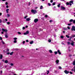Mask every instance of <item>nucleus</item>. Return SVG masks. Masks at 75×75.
I'll return each instance as SVG.
<instances>
[{"mask_svg": "<svg viewBox=\"0 0 75 75\" xmlns=\"http://www.w3.org/2000/svg\"><path fill=\"white\" fill-rule=\"evenodd\" d=\"M7 24H10V22H7Z\"/></svg>", "mask_w": 75, "mask_h": 75, "instance_id": "48", "label": "nucleus"}, {"mask_svg": "<svg viewBox=\"0 0 75 75\" xmlns=\"http://www.w3.org/2000/svg\"><path fill=\"white\" fill-rule=\"evenodd\" d=\"M48 41L49 42H51V39L49 40Z\"/></svg>", "mask_w": 75, "mask_h": 75, "instance_id": "25", "label": "nucleus"}, {"mask_svg": "<svg viewBox=\"0 0 75 75\" xmlns=\"http://www.w3.org/2000/svg\"><path fill=\"white\" fill-rule=\"evenodd\" d=\"M30 20H31V19L30 18H28V21H30Z\"/></svg>", "mask_w": 75, "mask_h": 75, "instance_id": "64", "label": "nucleus"}, {"mask_svg": "<svg viewBox=\"0 0 75 75\" xmlns=\"http://www.w3.org/2000/svg\"><path fill=\"white\" fill-rule=\"evenodd\" d=\"M28 34V31H27L26 33H24V35H27Z\"/></svg>", "mask_w": 75, "mask_h": 75, "instance_id": "9", "label": "nucleus"}, {"mask_svg": "<svg viewBox=\"0 0 75 75\" xmlns=\"http://www.w3.org/2000/svg\"><path fill=\"white\" fill-rule=\"evenodd\" d=\"M10 17V15L9 14H7V17Z\"/></svg>", "mask_w": 75, "mask_h": 75, "instance_id": "16", "label": "nucleus"}, {"mask_svg": "<svg viewBox=\"0 0 75 75\" xmlns=\"http://www.w3.org/2000/svg\"><path fill=\"white\" fill-rule=\"evenodd\" d=\"M27 17V16H26L25 17H24V18H25V19H26Z\"/></svg>", "mask_w": 75, "mask_h": 75, "instance_id": "38", "label": "nucleus"}, {"mask_svg": "<svg viewBox=\"0 0 75 75\" xmlns=\"http://www.w3.org/2000/svg\"><path fill=\"white\" fill-rule=\"evenodd\" d=\"M61 10H66V8H65V7L63 6H61Z\"/></svg>", "mask_w": 75, "mask_h": 75, "instance_id": "4", "label": "nucleus"}, {"mask_svg": "<svg viewBox=\"0 0 75 75\" xmlns=\"http://www.w3.org/2000/svg\"><path fill=\"white\" fill-rule=\"evenodd\" d=\"M45 17H46V18H47V17H48V15H45Z\"/></svg>", "mask_w": 75, "mask_h": 75, "instance_id": "43", "label": "nucleus"}, {"mask_svg": "<svg viewBox=\"0 0 75 75\" xmlns=\"http://www.w3.org/2000/svg\"><path fill=\"white\" fill-rule=\"evenodd\" d=\"M73 65H75V61H73Z\"/></svg>", "mask_w": 75, "mask_h": 75, "instance_id": "23", "label": "nucleus"}, {"mask_svg": "<svg viewBox=\"0 0 75 75\" xmlns=\"http://www.w3.org/2000/svg\"><path fill=\"white\" fill-rule=\"evenodd\" d=\"M13 40H17V38H13Z\"/></svg>", "mask_w": 75, "mask_h": 75, "instance_id": "31", "label": "nucleus"}, {"mask_svg": "<svg viewBox=\"0 0 75 75\" xmlns=\"http://www.w3.org/2000/svg\"><path fill=\"white\" fill-rule=\"evenodd\" d=\"M2 42L3 43V44H5V43L2 40Z\"/></svg>", "mask_w": 75, "mask_h": 75, "instance_id": "33", "label": "nucleus"}, {"mask_svg": "<svg viewBox=\"0 0 75 75\" xmlns=\"http://www.w3.org/2000/svg\"><path fill=\"white\" fill-rule=\"evenodd\" d=\"M13 53H14V52H12L11 53H10V55H13Z\"/></svg>", "mask_w": 75, "mask_h": 75, "instance_id": "13", "label": "nucleus"}, {"mask_svg": "<svg viewBox=\"0 0 75 75\" xmlns=\"http://www.w3.org/2000/svg\"><path fill=\"white\" fill-rule=\"evenodd\" d=\"M3 58V55L2 54H1L0 56V59H1Z\"/></svg>", "mask_w": 75, "mask_h": 75, "instance_id": "11", "label": "nucleus"}, {"mask_svg": "<svg viewBox=\"0 0 75 75\" xmlns=\"http://www.w3.org/2000/svg\"><path fill=\"white\" fill-rule=\"evenodd\" d=\"M42 8H43V6H41L40 8V9H42Z\"/></svg>", "mask_w": 75, "mask_h": 75, "instance_id": "20", "label": "nucleus"}, {"mask_svg": "<svg viewBox=\"0 0 75 75\" xmlns=\"http://www.w3.org/2000/svg\"><path fill=\"white\" fill-rule=\"evenodd\" d=\"M54 5H55V2H54L52 4V6H54Z\"/></svg>", "mask_w": 75, "mask_h": 75, "instance_id": "29", "label": "nucleus"}, {"mask_svg": "<svg viewBox=\"0 0 75 75\" xmlns=\"http://www.w3.org/2000/svg\"><path fill=\"white\" fill-rule=\"evenodd\" d=\"M17 40H14V42H13L14 43H16V42H17Z\"/></svg>", "mask_w": 75, "mask_h": 75, "instance_id": "30", "label": "nucleus"}, {"mask_svg": "<svg viewBox=\"0 0 75 75\" xmlns=\"http://www.w3.org/2000/svg\"><path fill=\"white\" fill-rule=\"evenodd\" d=\"M18 34L20 35V34H21V33H20L19 32H18Z\"/></svg>", "mask_w": 75, "mask_h": 75, "instance_id": "37", "label": "nucleus"}, {"mask_svg": "<svg viewBox=\"0 0 75 75\" xmlns=\"http://www.w3.org/2000/svg\"><path fill=\"white\" fill-rule=\"evenodd\" d=\"M6 51L7 52H8L9 51V49L8 48H7L6 49Z\"/></svg>", "mask_w": 75, "mask_h": 75, "instance_id": "32", "label": "nucleus"}, {"mask_svg": "<svg viewBox=\"0 0 75 75\" xmlns=\"http://www.w3.org/2000/svg\"><path fill=\"white\" fill-rule=\"evenodd\" d=\"M72 37H70V40H71V39H72Z\"/></svg>", "mask_w": 75, "mask_h": 75, "instance_id": "50", "label": "nucleus"}, {"mask_svg": "<svg viewBox=\"0 0 75 75\" xmlns=\"http://www.w3.org/2000/svg\"><path fill=\"white\" fill-rule=\"evenodd\" d=\"M49 52H50V53H51V54H52V51L51 50H49Z\"/></svg>", "mask_w": 75, "mask_h": 75, "instance_id": "15", "label": "nucleus"}, {"mask_svg": "<svg viewBox=\"0 0 75 75\" xmlns=\"http://www.w3.org/2000/svg\"><path fill=\"white\" fill-rule=\"evenodd\" d=\"M59 69H62V67L60 66H59Z\"/></svg>", "mask_w": 75, "mask_h": 75, "instance_id": "36", "label": "nucleus"}, {"mask_svg": "<svg viewBox=\"0 0 75 75\" xmlns=\"http://www.w3.org/2000/svg\"><path fill=\"white\" fill-rule=\"evenodd\" d=\"M61 38H64V36L62 35L61 36Z\"/></svg>", "mask_w": 75, "mask_h": 75, "instance_id": "42", "label": "nucleus"}, {"mask_svg": "<svg viewBox=\"0 0 75 75\" xmlns=\"http://www.w3.org/2000/svg\"><path fill=\"white\" fill-rule=\"evenodd\" d=\"M9 10V9H6V11H8Z\"/></svg>", "mask_w": 75, "mask_h": 75, "instance_id": "58", "label": "nucleus"}, {"mask_svg": "<svg viewBox=\"0 0 75 75\" xmlns=\"http://www.w3.org/2000/svg\"><path fill=\"white\" fill-rule=\"evenodd\" d=\"M73 2H74L73 1H69V3H72V4H73L74 3Z\"/></svg>", "mask_w": 75, "mask_h": 75, "instance_id": "12", "label": "nucleus"}, {"mask_svg": "<svg viewBox=\"0 0 75 75\" xmlns=\"http://www.w3.org/2000/svg\"><path fill=\"white\" fill-rule=\"evenodd\" d=\"M38 19L37 18L35 19L34 20V22H35V23L38 22Z\"/></svg>", "mask_w": 75, "mask_h": 75, "instance_id": "6", "label": "nucleus"}, {"mask_svg": "<svg viewBox=\"0 0 75 75\" xmlns=\"http://www.w3.org/2000/svg\"><path fill=\"white\" fill-rule=\"evenodd\" d=\"M60 5L61 4H59L58 5H57V7H60Z\"/></svg>", "mask_w": 75, "mask_h": 75, "instance_id": "24", "label": "nucleus"}, {"mask_svg": "<svg viewBox=\"0 0 75 75\" xmlns=\"http://www.w3.org/2000/svg\"><path fill=\"white\" fill-rule=\"evenodd\" d=\"M74 44H75V42H74V41H72V42L71 43V44L72 45V46H74Z\"/></svg>", "mask_w": 75, "mask_h": 75, "instance_id": "8", "label": "nucleus"}, {"mask_svg": "<svg viewBox=\"0 0 75 75\" xmlns=\"http://www.w3.org/2000/svg\"><path fill=\"white\" fill-rule=\"evenodd\" d=\"M50 23H51V22H52V20H50L49 21Z\"/></svg>", "mask_w": 75, "mask_h": 75, "instance_id": "47", "label": "nucleus"}, {"mask_svg": "<svg viewBox=\"0 0 75 75\" xmlns=\"http://www.w3.org/2000/svg\"><path fill=\"white\" fill-rule=\"evenodd\" d=\"M48 4L49 6H51V4L48 3Z\"/></svg>", "mask_w": 75, "mask_h": 75, "instance_id": "28", "label": "nucleus"}, {"mask_svg": "<svg viewBox=\"0 0 75 75\" xmlns=\"http://www.w3.org/2000/svg\"><path fill=\"white\" fill-rule=\"evenodd\" d=\"M10 65H11V66H13V65H14V64L13 63H11L10 64Z\"/></svg>", "mask_w": 75, "mask_h": 75, "instance_id": "40", "label": "nucleus"}, {"mask_svg": "<svg viewBox=\"0 0 75 75\" xmlns=\"http://www.w3.org/2000/svg\"><path fill=\"white\" fill-rule=\"evenodd\" d=\"M2 22V20H1V19H0V23H1Z\"/></svg>", "mask_w": 75, "mask_h": 75, "instance_id": "55", "label": "nucleus"}, {"mask_svg": "<svg viewBox=\"0 0 75 75\" xmlns=\"http://www.w3.org/2000/svg\"><path fill=\"white\" fill-rule=\"evenodd\" d=\"M66 37H67L68 38H69V36L67 35H66Z\"/></svg>", "mask_w": 75, "mask_h": 75, "instance_id": "26", "label": "nucleus"}, {"mask_svg": "<svg viewBox=\"0 0 75 75\" xmlns=\"http://www.w3.org/2000/svg\"><path fill=\"white\" fill-rule=\"evenodd\" d=\"M2 31H3L4 32H7L8 31V30H7L6 29H5L4 28H2Z\"/></svg>", "mask_w": 75, "mask_h": 75, "instance_id": "5", "label": "nucleus"}, {"mask_svg": "<svg viewBox=\"0 0 75 75\" xmlns=\"http://www.w3.org/2000/svg\"><path fill=\"white\" fill-rule=\"evenodd\" d=\"M31 12L33 13H34V14H35L36 13H37V11L35 10H34L33 9H32L31 10Z\"/></svg>", "mask_w": 75, "mask_h": 75, "instance_id": "1", "label": "nucleus"}, {"mask_svg": "<svg viewBox=\"0 0 75 75\" xmlns=\"http://www.w3.org/2000/svg\"><path fill=\"white\" fill-rule=\"evenodd\" d=\"M26 21H28V18L26 19Z\"/></svg>", "mask_w": 75, "mask_h": 75, "instance_id": "57", "label": "nucleus"}, {"mask_svg": "<svg viewBox=\"0 0 75 75\" xmlns=\"http://www.w3.org/2000/svg\"><path fill=\"white\" fill-rule=\"evenodd\" d=\"M64 72L66 74H68L69 73V71H67V70H66L64 71Z\"/></svg>", "mask_w": 75, "mask_h": 75, "instance_id": "2", "label": "nucleus"}, {"mask_svg": "<svg viewBox=\"0 0 75 75\" xmlns=\"http://www.w3.org/2000/svg\"><path fill=\"white\" fill-rule=\"evenodd\" d=\"M5 37L6 38H8V35H7V34H6L5 35Z\"/></svg>", "mask_w": 75, "mask_h": 75, "instance_id": "17", "label": "nucleus"}, {"mask_svg": "<svg viewBox=\"0 0 75 75\" xmlns=\"http://www.w3.org/2000/svg\"><path fill=\"white\" fill-rule=\"evenodd\" d=\"M69 4V2H67L66 3V5H68Z\"/></svg>", "mask_w": 75, "mask_h": 75, "instance_id": "35", "label": "nucleus"}, {"mask_svg": "<svg viewBox=\"0 0 75 75\" xmlns=\"http://www.w3.org/2000/svg\"><path fill=\"white\" fill-rule=\"evenodd\" d=\"M74 72H75V66H74Z\"/></svg>", "mask_w": 75, "mask_h": 75, "instance_id": "59", "label": "nucleus"}, {"mask_svg": "<svg viewBox=\"0 0 75 75\" xmlns=\"http://www.w3.org/2000/svg\"><path fill=\"white\" fill-rule=\"evenodd\" d=\"M25 27H23V30H25Z\"/></svg>", "mask_w": 75, "mask_h": 75, "instance_id": "46", "label": "nucleus"}, {"mask_svg": "<svg viewBox=\"0 0 75 75\" xmlns=\"http://www.w3.org/2000/svg\"><path fill=\"white\" fill-rule=\"evenodd\" d=\"M72 55L71 54H70L69 55V57H72Z\"/></svg>", "mask_w": 75, "mask_h": 75, "instance_id": "52", "label": "nucleus"}, {"mask_svg": "<svg viewBox=\"0 0 75 75\" xmlns=\"http://www.w3.org/2000/svg\"><path fill=\"white\" fill-rule=\"evenodd\" d=\"M5 4H6V5H8V2H6L5 3Z\"/></svg>", "mask_w": 75, "mask_h": 75, "instance_id": "49", "label": "nucleus"}, {"mask_svg": "<svg viewBox=\"0 0 75 75\" xmlns=\"http://www.w3.org/2000/svg\"><path fill=\"white\" fill-rule=\"evenodd\" d=\"M8 5H7L6 6V8H8Z\"/></svg>", "mask_w": 75, "mask_h": 75, "instance_id": "60", "label": "nucleus"}, {"mask_svg": "<svg viewBox=\"0 0 75 75\" xmlns=\"http://www.w3.org/2000/svg\"><path fill=\"white\" fill-rule=\"evenodd\" d=\"M71 31H75V26H73L71 28Z\"/></svg>", "mask_w": 75, "mask_h": 75, "instance_id": "3", "label": "nucleus"}, {"mask_svg": "<svg viewBox=\"0 0 75 75\" xmlns=\"http://www.w3.org/2000/svg\"><path fill=\"white\" fill-rule=\"evenodd\" d=\"M14 50H15V51H18V48L15 49Z\"/></svg>", "mask_w": 75, "mask_h": 75, "instance_id": "27", "label": "nucleus"}, {"mask_svg": "<svg viewBox=\"0 0 75 75\" xmlns=\"http://www.w3.org/2000/svg\"><path fill=\"white\" fill-rule=\"evenodd\" d=\"M0 40H2V37H0Z\"/></svg>", "mask_w": 75, "mask_h": 75, "instance_id": "56", "label": "nucleus"}, {"mask_svg": "<svg viewBox=\"0 0 75 75\" xmlns=\"http://www.w3.org/2000/svg\"><path fill=\"white\" fill-rule=\"evenodd\" d=\"M5 63L6 64H7L8 63V61L7 60H6L5 61Z\"/></svg>", "mask_w": 75, "mask_h": 75, "instance_id": "14", "label": "nucleus"}, {"mask_svg": "<svg viewBox=\"0 0 75 75\" xmlns=\"http://www.w3.org/2000/svg\"><path fill=\"white\" fill-rule=\"evenodd\" d=\"M25 42L24 41H23L22 42V43L23 44H25Z\"/></svg>", "mask_w": 75, "mask_h": 75, "instance_id": "39", "label": "nucleus"}, {"mask_svg": "<svg viewBox=\"0 0 75 75\" xmlns=\"http://www.w3.org/2000/svg\"><path fill=\"white\" fill-rule=\"evenodd\" d=\"M57 52H58V53H59V55H61V52H60V51L59 50H57Z\"/></svg>", "mask_w": 75, "mask_h": 75, "instance_id": "10", "label": "nucleus"}, {"mask_svg": "<svg viewBox=\"0 0 75 75\" xmlns=\"http://www.w3.org/2000/svg\"><path fill=\"white\" fill-rule=\"evenodd\" d=\"M73 21V19H70L69 20V22H72V21Z\"/></svg>", "mask_w": 75, "mask_h": 75, "instance_id": "21", "label": "nucleus"}, {"mask_svg": "<svg viewBox=\"0 0 75 75\" xmlns=\"http://www.w3.org/2000/svg\"><path fill=\"white\" fill-rule=\"evenodd\" d=\"M54 54L55 55H57L58 54V52L57 51L55 52Z\"/></svg>", "mask_w": 75, "mask_h": 75, "instance_id": "22", "label": "nucleus"}, {"mask_svg": "<svg viewBox=\"0 0 75 75\" xmlns=\"http://www.w3.org/2000/svg\"><path fill=\"white\" fill-rule=\"evenodd\" d=\"M64 30H67V28H64Z\"/></svg>", "mask_w": 75, "mask_h": 75, "instance_id": "34", "label": "nucleus"}, {"mask_svg": "<svg viewBox=\"0 0 75 75\" xmlns=\"http://www.w3.org/2000/svg\"><path fill=\"white\" fill-rule=\"evenodd\" d=\"M69 72L70 74H73V73L71 71H70Z\"/></svg>", "mask_w": 75, "mask_h": 75, "instance_id": "41", "label": "nucleus"}, {"mask_svg": "<svg viewBox=\"0 0 75 75\" xmlns=\"http://www.w3.org/2000/svg\"><path fill=\"white\" fill-rule=\"evenodd\" d=\"M67 44H68L69 45V44H70V42H67Z\"/></svg>", "mask_w": 75, "mask_h": 75, "instance_id": "54", "label": "nucleus"}, {"mask_svg": "<svg viewBox=\"0 0 75 75\" xmlns=\"http://www.w3.org/2000/svg\"><path fill=\"white\" fill-rule=\"evenodd\" d=\"M72 37H75V35H74L73 36H72Z\"/></svg>", "mask_w": 75, "mask_h": 75, "instance_id": "62", "label": "nucleus"}, {"mask_svg": "<svg viewBox=\"0 0 75 75\" xmlns=\"http://www.w3.org/2000/svg\"><path fill=\"white\" fill-rule=\"evenodd\" d=\"M67 28L69 29V30H70V27H69V26H68Z\"/></svg>", "mask_w": 75, "mask_h": 75, "instance_id": "44", "label": "nucleus"}, {"mask_svg": "<svg viewBox=\"0 0 75 75\" xmlns=\"http://www.w3.org/2000/svg\"><path fill=\"white\" fill-rule=\"evenodd\" d=\"M30 44H33V41H32L30 42Z\"/></svg>", "mask_w": 75, "mask_h": 75, "instance_id": "19", "label": "nucleus"}, {"mask_svg": "<svg viewBox=\"0 0 75 75\" xmlns=\"http://www.w3.org/2000/svg\"><path fill=\"white\" fill-rule=\"evenodd\" d=\"M3 23H5V20L4 19L3 20Z\"/></svg>", "mask_w": 75, "mask_h": 75, "instance_id": "45", "label": "nucleus"}, {"mask_svg": "<svg viewBox=\"0 0 75 75\" xmlns=\"http://www.w3.org/2000/svg\"><path fill=\"white\" fill-rule=\"evenodd\" d=\"M59 60H56V64H57V65H58L59 64Z\"/></svg>", "mask_w": 75, "mask_h": 75, "instance_id": "7", "label": "nucleus"}, {"mask_svg": "<svg viewBox=\"0 0 75 75\" xmlns=\"http://www.w3.org/2000/svg\"><path fill=\"white\" fill-rule=\"evenodd\" d=\"M26 42H28V40H26Z\"/></svg>", "mask_w": 75, "mask_h": 75, "instance_id": "63", "label": "nucleus"}, {"mask_svg": "<svg viewBox=\"0 0 75 75\" xmlns=\"http://www.w3.org/2000/svg\"><path fill=\"white\" fill-rule=\"evenodd\" d=\"M52 2H53V0H51L50 3H52Z\"/></svg>", "mask_w": 75, "mask_h": 75, "instance_id": "51", "label": "nucleus"}, {"mask_svg": "<svg viewBox=\"0 0 75 75\" xmlns=\"http://www.w3.org/2000/svg\"><path fill=\"white\" fill-rule=\"evenodd\" d=\"M5 20H6V21H7V19L6 18Z\"/></svg>", "mask_w": 75, "mask_h": 75, "instance_id": "61", "label": "nucleus"}, {"mask_svg": "<svg viewBox=\"0 0 75 75\" xmlns=\"http://www.w3.org/2000/svg\"><path fill=\"white\" fill-rule=\"evenodd\" d=\"M71 24H72V23H68V25H71Z\"/></svg>", "mask_w": 75, "mask_h": 75, "instance_id": "18", "label": "nucleus"}, {"mask_svg": "<svg viewBox=\"0 0 75 75\" xmlns=\"http://www.w3.org/2000/svg\"><path fill=\"white\" fill-rule=\"evenodd\" d=\"M73 23L74 24H75V20H73Z\"/></svg>", "mask_w": 75, "mask_h": 75, "instance_id": "53", "label": "nucleus"}]
</instances>
